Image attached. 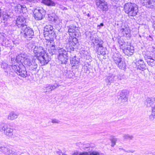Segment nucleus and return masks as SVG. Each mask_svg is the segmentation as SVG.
Returning a JSON list of instances; mask_svg holds the SVG:
<instances>
[{"instance_id": "f257e3e1", "label": "nucleus", "mask_w": 155, "mask_h": 155, "mask_svg": "<svg viewBox=\"0 0 155 155\" xmlns=\"http://www.w3.org/2000/svg\"><path fill=\"white\" fill-rule=\"evenodd\" d=\"M35 54L34 57L37 58L41 66L48 64L51 60L48 53L43 47L40 45L35 46L33 49Z\"/></svg>"}, {"instance_id": "f03ea898", "label": "nucleus", "mask_w": 155, "mask_h": 155, "mask_svg": "<svg viewBox=\"0 0 155 155\" xmlns=\"http://www.w3.org/2000/svg\"><path fill=\"white\" fill-rule=\"evenodd\" d=\"M124 10L125 13L127 14L129 16H135L138 12L137 5L131 3L125 4L124 6Z\"/></svg>"}, {"instance_id": "7ed1b4c3", "label": "nucleus", "mask_w": 155, "mask_h": 155, "mask_svg": "<svg viewBox=\"0 0 155 155\" xmlns=\"http://www.w3.org/2000/svg\"><path fill=\"white\" fill-rule=\"evenodd\" d=\"M112 58L114 63L120 69L123 70L126 69L125 62L120 54L117 52L113 53Z\"/></svg>"}, {"instance_id": "20e7f679", "label": "nucleus", "mask_w": 155, "mask_h": 155, "mask_svg": "<svg viewBox=\"0 0 155 155\" xmlns=\"http://www.w3.org/2000/svg\"><path fill=\"white\" fill-rule=\"evenodd\" d=\"M43 33L46 39L50 40L51 43L53 41V38L56 36L52 26L50 25H46L44 27Z\"/></svg>"}, {"instance_id": "39448f33", "label": "nucleus", "mask_w": 155, "mask_h": 155, "mask_svg": "<svg viewBox=\"0 0 155 155\" xmlns=\"http://www.w3.org/2000/svg\"><path fill=\"white\" fill-rule=\"evenodd\" d=\"M68 50L66 51L63 48L59 49V53L57 55V58L59 63L62 64H67L69 59V54Z\"/></svg>"}, {"instance_id": "423d86ee", "label": "nucleus", "mask_w": 155, "mask_h": 155, "mask_svg": "<svg viewBox=\"0 0 155 155\" xmlns=\"http://www.w3.org/2000/svg\"><path fill=\"white\" fill-rule=\"evenodd\" d=\"M24 59V61H23V63L26 67L30 70L35 71L38 67V59L34 57H33L32 60L28 58Z\"/></svg>"}, {"instance_id": "0eeeda50", "label": "nucleus", "mask_w": 155, "mask_h": 155, "mask_svg": "<svg viewBox=\"0 0 155 155\" xmlns=\"http://www.w3.org/2000/svg\"><path fill=\"white\" fill-rule=\"evenodd\" d=\"M21 34L25 40H30L34 36V31L32 28L27 25L21 29Z\"/></svg>"}, {"instance_id": "6e6552de", "label": "nucleus", "mask_w": 155, "mask_h": 155, "mask_svg": "<svg viewBox=\"0 0 155 155\" xmlns=\"http://www.w3.org/2000/svg\"><path fill=\"white\" fill-rule=\"evenodd\" d=\"M78 38L74 36H69L68 41L69 46L67 48L68 51L70 53L74 51L75 48H78V46L79 45L77 38Z\"/></svg>"}, {"instance_id": "1a4fd4ad", "label": "nucleus", "mask_w": 155, "mask_h": 155, "mask_svg": "<svg viewBox=\"0 0 155 155\" xmlns=\"http://www.w3.org/2000/svg\"><path fill=\"white\" fill-rule=\"evenodd\" d=\"M12 70L21 77L25 78L28 75L26 68L23 64L15 65L12 67Z\"/></svg>"}, {"instance_id": "9d476101", "label": "nucleus", "mask_w": 155, "mask_h": 155, "mask_svg": "<svg viewBox=\"0 0 155 155\" xmlns=\"http://www.w3.org/2000/svg\"><path fill=\"white\" fill-rule=\"evenodd\" d=\"M33 13L35 19L36 20H40L45 17L46 11L42 8H39L35 9Z\"/></svg>"}, {"instance_id": "9b49d317", "label": "nucleus", "mask_w": 155, "mask_h": 155, "mask_svg": "<svg viewBox=\"0 0 155 155\" xmlns=\"http://www.w3.org/2000/svg\"><path fill=\"white\" fill-rule=\"evenodd\" d=\"M95 4L99 10L105 13L108 10V4L105 0H95Z\"/></svg>"}, {"instance_id": "f8f14e48", "label": "nucleus", "mask_w": 155, "mask_h": 155, "mask_svg": "<svg viewBox=\"0 0 155 155\" xmlns=\"http://www.w3.org/2000/svg\"><path fill=\"white\" fill-rule=\"evenodd\" d=\"M129 93L128 91L126 90H124L121 91L120 93L118 99L116 102L118 104H120L127 102Z\"/></svg>"}, {"instance_id": "ddd939ff", "label": "nucleus", "mask_w": 155, "mask_h": 155, "mask_svg": "<svg viewBox=\"0 0 155 155\" xmlns=\"http://www.w3.org/2000/svg\"><path fill=\"white\" fill-rule=\"evenodd\" d=\"M26 19L23 16H18L16 21L15 25L18 28L21 29L24 28L25 26H27L25 24Z\"/></svg>"}, {"instance_id": "4468645a", "label": "nucleus", "mask_w": 155, "mask_h": 155, "mask_svg": "<svg viewBox=\"0 0 155 155\" xmlns=\"http://www.w3.org/2000/svg\"><path fill=\"white\" fill-rule=\"evenodd\" d=\"M67 27L68 29V32L69 33V36H74L77 37L79 36L80 33L78 32V31L76 30L77 28L75 25H71Z\"/></svg>"}, {"instance_id": "2eb2a0df", "label": "nucleus", "mask_w": 155, "mask_h": 155, "mask_svg": "<svg viewBox=\"0 0 155 155\" xmlns=\"http://www.w3.org/2000/svg\"><path fill=\"white\" fill-rule=\"evenodd\" d=\"M122 49L123 52L126 55H131L134 52V47L130 45V43L127 44Z\"/></svg>"}, {"instance_id": "dca6fc26", "label": "nucleus", "mask_w": 155, "mask_h": 155, "mask_svg": "<svg viewBox=\"0 0 155 155\" xmlns=\"http://www.w3.org/2000/svg\"><path fill=\"white\" fill-rule=\"evenodd\" d=\"M0 150L5 155H17L16 152L8 148L6 146L0 147Z\"/></svg>"}, {"instance_id": "f3484780", "label": "nucleus", "mask_w": 155, "mask_h": 155, "mask_svg": "<svg viewBox=\"0 0 155 155\" xmlns=\"http://www.w3.org/2000/svg\"><path fill=\"white\" fill-rule=\"evenodd\" d=\"M59 86L58 84L57 83L54 84L53 85L47 84L43 87V89L45 93H51L52 90L57 88Z\"/></svg>"}, {"instance_id": "a211bd4d", "label": "nucleus", "mask_w": 155, "mask_h": 155, "mask_svg": "<svg viewBox=\"0 0 155 155\" xmlns=\"http://www.w3.org/2000/svg\"><path fill=\"white\" fill-rule=\"evenodd\" d=\"M141 2L142 5L147 8H152L155 7V0H141Z\"/></svg>"}, {"instance_id": "6ab92c4d", "label": "nucleus", "mask_w": 155, "mask_h": 155, "mask_svg": "<svg viewBox=\"0 0 155 155\" xmlns=\"http://www.w3.org/2000/svg\"><path fill=\"white\" fill-rule=\"evenodd\" d=\"M15 10L18 14H24L27 12V9L25 6L20 4L17 5L15 7Z\"/></svg>"}, {"instance_id": "aec40b11", "label": "nucleus", "mask_w": 155, "mask_h": 155, "mask_svg": "<svg viewBox=\"0 0 155 155\" xmlns=\"http://www.w3.org/2000/svg\"><path fill=\"white\" fill-rule=\"evenodd\" d=\"M13 130L11 126L7 124L5 125L4 128L3 132L4 134L9 137H12L13 134Z\"/></svg>"}, {"instance_id": "412c9836", "label": "nucleus", "mask_w": 155, "mask_h": 155, "mask_svg": "<svg viewBox=\"0 0 155 155\" xmlns=\"http://www.w3.org/2000/svg\"><path fill=\"white\" fill-rule=\"evenodd\" d=\"M137 69L143 71L146 68V65L143 60L142 59H140L137 61L136 60L135 63Z\"/></svg>"}, {"instance_id": "4be33fe9", "label": "nucleus", "mask_w": 155, "mask_h": 155, "mask_svg": "<svg viewBox=\"0 0 155 155\" xmlns=\"http://www.w3.org/2000/svg\"><path fill=\"white\" fill-rule=\"evenodd\" d=\"M90 39H91L92 41H93V46L94 48H95V47H96V48L97 46H99L103 45V42L102 40L99 39L96 37L94 38L93 37H92V36H91Z\"/></svg>"}, {"instance_id": "5701e85b", "label": "nucleus", "mask_w": 155, "mask_h": 155, "mask_svg": "<svg viewBox=\"0 0 155 155\" xmlns=\"http://www.w3.org/2000/svg\"><path fill=\"white\" fill-rule=\"evenodd\" d=\"M120 31L123 34V36H124L127 38L130 39L131 35L130 34V30L129 28L126 27L125 28H122L120 30Z\"/></svg>"}, {"instance_id": "b1692460", "label": "nucleus", "mask_w": 155, "mask_h": 155, "mask_svg": "<svg viewBox=\"0 0 155 155\" xmlns=\"http://www.w3.org/2000/svg\"><path fill=\"white\" fill-rule=\"evenodd\" d=\"M48 51L51 55L55 54L58 55L59 52V49L56 48V45L54 44H52L50 47L48 49Z\"/></svg>"}, {"instance_id": "393cba45", "label": "nucleus", "mask_w": 155, "mask_h": 155, "mask_svg": "<svg viewBox=\"0 0 155 155\" xmlns=\"http://www.w3.org/2000/svg\"><path fill=\"white\" fill-rule=\"evenodd\" d=\"M70 64L72 67L78 65L80 63V59L75 55L70 58Z\"/></svg>"}, {"instance_id": "a878e982", "label": "nucleus", "mask_w": 155, "mask_h": 155, "mask_svg": "<svg viewBox=\"0 0 155 155\" xmlns=\"http://www.w3.org/2000/svg\"><path fill=\"white\" fill-rule=\"evenodd\" d=\"M97 52L98 55L101 54L103 55L106 54V48L103 46L102 45L97 46L96 48Z\"/></svg>"}, {"instance_id": "bb28decb", "label": "nucleus", "mask_w": 155, "mask_h": 155, "mask_svg": "<svg viewBox=\"0 0 155 155\" xmlns=\"http://www.w3.org/2000/svg\"><path fill=\"white\" fill-rule=\"evenodd\" d=\"M148 65L151 67L155 65V58L150 56H147L146 58Z\"/></svg>"}, {"instance_id": "cd10ccee", "label": "nucleus", "mask_w": 155, "mask_h": 155, "mask_svg": "<svg viewBox=\"0 0 155 155\" xmlns=\"http://www.w3.org/2000/svg\"><path fill=\"white\" fill-rule=\"evenodd\" d=\"M115 76L113 74H110L105 79V81L107 83V85H110L111 83L116 82Z\"/></svg>"}, {"instance_id": "c85d7f7f", "label": "nucleus", "mask_w": 155, "mask_h": 155, "mask_svg": "<svg viewBox=\"0 0 155 155\" xmlns=\"http://www.w3.org/2000/svg\"><path fill=\"white\" fill-rule=\"evenodd\" d=\"M155 101V97H147L146 100L145 104L147 107H150L152 105Z\"/></svg>"}, {"instance_id": "c756f323", "label": "nucleus", "mask_w": 155, "mask_h": 155, "mask_svg": "<svg viewBox=\"0 0 155 155\" xmlns=\"http://www.w3.org/2000/svg\"><path fill=\"white\" fill-rule=\"evenodd\" d=\"M18 115L19 114L18 113H16L14 111H12L8 116V120H13L17 118Z\"/></svg>"}, {"instance_id": "7c9ffc66", "label": "nucleus", "mask_w": 155, "mask_h": 155, "mask_svg": "<svg viewBox=\"0 0 155 155\" xmlns=\"http://www.w3.org/2000/svg\"><path fill=\"white\" fill-rule=\"evenodd\" d=\"M26 57H22L20 55L16 56V62L17 64H23V61H24V58H27Z\"/></svg>"}, {"instance_id": "2f4dec72", "label": "nucleus", "mask_w": 155, "mask_h": 155, "mask_svg": "<svg viewBox=\"0 0 155 155\" xmlns=\"http://www.w3.org/2000/svg\"><path fill=\"white\" fill-rule=\"evenodd\" d=\"M42 2L48 6H55L56 5L54 2L52 0H42Z\"/></svg>"}, {"instance_id": "473e14b6", "label": "nucleus", "mask_w": 155, "mask_h": 155, "mask_svg": "<svg viewBox=\"0 0 155 155\" xmlns=\"http://www.w3.org/2000/svg\"><path fill=\"white\" fill-rule=\"evenodd\" d=\"M0 65L1 68L4 70L5 71L7 72L8 74V69L10 67H9L8 64L5 61H2L0 62Z\"/></svg>"}, {"instance_id": "72a5a7b5", "label": "nucleus", "mask_w": 155, "mask_h": 155, "mask_svg": "<svg viewBox=\"0 0 155 155\" xmlns=\"http://www.w3.org/2000/svg\"><path fill=\"white\" fill-rule=\"evenodd\" d=\"M1 38H3V41L2 44V45L6 47L8 45H10V41L8 39L5 38L4 34L1 35Z\"/></svg>"}, {"instance_id": "f704fd0d", "label": "nucleus", "mask_w": 155, "mask_h": 155, "mask_svg": "<svg viewBox=\"0 0 155 155\" xmlns=\"http://www.w3.org/2000/svg\"><path fill=\"white\" fill-rule=\"evenodd\" d=\"M117 41L120 45V48L121 49H122L124 47H125V45L128 44V43H126L122 39H118Z\"/></svg>"}, {"instance_id": "c9c22d12", "label": "nucleus", "mask_w": 155, "mask_h": 155, "mask_svg": "<svg viewBox=\"0 0 155 155\" xmlns=\"http://www.w3.org/2000/svg\"><path fill=\"white\" fill-rule=\"evenodd\" d=\"M56 16L54 13H52L48 15V20L49 21L55 22L57 21L56 19Z\"/></svg>"}, {"instance_id": "e433bc0d", "label": "nucleus", "mask_w": 155, "mask_h": 155, "mask_svg": "<svg viewBox=\"0 0 155 155\" xmlns=\"http://www.w3.org/2000/svg\"><path fill=\"white\" fill-rule=\"evenodd\" d=\"M10 63L11 64L9 66V67H11L12 69V67L15 65H18V64H16V60L15 58H11L10 61Z\"/></svg>"}, {"instance_id": "4c0bfd02", "label": "nucleus", "mask_w": 155, "mask_h": 155, "mask_svg": "<svg viewBox=\"0 0 155 155\" xmlns=\"http://www.w3.org/2000/svg\"><path fill=\"white\" fill-rule=\"evenodd\" d=\"M9 15L7 14H4L2 16V21L3 23H5L8 19H9Z\"/></svg>"}, {"instance_id": "58836bf2", "label": "nucleus", "mask_w": 155, "mask_h": 155, "mask_svg": "<svg viewBox=\"0 0 155 155\" xmlns=\"http://www.w3.org/2000/svg\"><path fill=\"white\" fill-rule=\"evenodd\" d=\"M152 109V113L149 116V118L151 120H153L155 118V109Z\"/></svg>"}, {"instance_id": "ea45409f", "label": "nucleus", "mask_w": 155, "mask_h": 155, "mask_svg": "<svg viewBox=\"0 0 155 155\" xmlns=\"http://www.w3.org/2000/svg\"><path fill=\"white\" fill-rule=\"evenodd\" d=\"M124 139L126 140H131L133 138L132 135H130L128 134H124Z\"/></svg>"}, {"instance_id": "a19ab883", "label": "nucleus", "mask_w": 155, "mask_h": 155, "mask_svg": "<svg viewBox=\"0 0 155 155\" xmlns=\"http://www.w3.org/2000/svg\"><path fill=\"white\" fill-rule=\"evenodd\" d=\"M110 140L111 143V146L114 147L116 144V143L117 140V138L114 137L110 139Z\"/></svg>"}, {"instance_id": "79ce46f5", "label": "nucleus", "mask_w": 155, "mask_h": 155, "mask_svg": "<svg viewBox=\"0 0 155 155\" xmlns=\"http://www.w3.org/2000/svg\"><path fill=\"white\" fill-rule=\"evenodd\" d=\"M89 155H104L103 154L100 153L98 152L93 151L91 152L88 153Z\"/></svg>"}, {"instance_id": "37998d69", "label": "nucleus", "mask_w": 155, "mask_h": 155, "mask_svg": "<svg viewBox=\"0 0 155 155\" xmlns=\"http://www.w3.org/2000/svg\"><path fill=\"white\" fill-rule=\"evenodd\" d=\"M115 81H118L122 80V77L121 75H117L116 76H115Z\"/></svg>"}, {"instance_id": "c03bdc74", "label": "nucleus", "mask_w": 155, "mask_h": 155, "mask_svg": "<svg viewBox=\"0 0 155 155\" xmlns=\"http://www.w3.org/2000/svg\"><path fill=\"white\" fill-rule=\"evenodd\" d=\"M6 124L4 123H0V131L3 132L4 128Z\"/></svg>"}, {"instance_id": "a18cd8bd", "label": "nucleus", "mask_w": 155, "mask_h": 155, "mask_svg": "<svg viewBox=\"0 0 155 155\" xmlns=\"http://www.w3.org/2000/svg\"><path fill=\"white\" fill-rule=\"evenodd\" d=\"M9 73L10 75L12 77L15 76L16 74V73L14 71V72L12 71H11L9 72Z\"/></svg>"}, {"instance_id": "49530a36", "label": "nucleus", "mask_w": 155, "mask_h": 155, "mask_svg": "<svg viewBox=\"0 0 155 155\" xmlns=\"http://www.w3.org/2000/svg\"><path fill=\"white\" fill-rule=\"evenodd\" d=\"M51 122L52 123H53L58 124L59 123L60 121L56 119H52Z\"/></svg>"}, {"instance_id": "de8ad7c7", "label": "nucleus", "mask_w": 155, "mask_h": 155, "mask_svg": "<svg viewBox=\"0 0 155 155\" xmlns=\"http://www.w3.org/2000/svg\"><path fill=\"white\" fill-rule=\"evenodd\" d=\"M79 155H89L88 153L87 152H84L82 153H80Z\"/></svg>"}, {"instance_id": "09e8293b", "label": "nucleus", "mask_w": 155, "mask_h": 155, "mask_svg": "<svg viewBox=\"0 0 155 155\" xmlns=\"http://www.w3.org/2000/svg\"><path fill=\"white\" fill-rule=\"evenodd\" d=\"M61 28H58V31L57 33V35H60V34L61 33Z\"/></svg>"}, {"instance_id": "8fccbe9b", "label": "nucleus", "mask_w": 155, "mask_h": 155, "mask_svg": "<svg viewBox=\"0 0 155 155\" xmlns=\"http://www.w3.org/2000/svg\"><path fill=\"white\" fill-rule=\"evenodd\" d=\"M113 3L112 4L113 5L114 4H116L118 2L119 0H110Z\"/></svg>"}, {"instance_id": "3c124183", "label": "nucleus", "mask_w": 155, "mask_h": 155, "mask_svg": "<svg viewBox=\"0 0 155 155\" xmlns=\"http://www.w3.org/2000/svg\"><path fill=\"white\" fill-rule=\"evenodd\" d=\"M134 152H135L134 150H126L125 151V152H127V153L131 152V153H133Z\"/></svg>"}, {"instance_id": "603ef678", "label": "nucleus", "mask_w": 155, "mask_h": 155, "mask_svg": "<svg viewBox=\"0 0 155 155\" xmlns=\"http://www.w3.org/2000/svg\"><path fill=\"white\" fill-rule=\"evenodd\" d=\"M104 26V24L103 23H101L100 24V25H98L97 26V27H99L100 28L101 27H103Z\"/></svg>"}, {"instance_id": "864d4df0", "label": "nucleus", "mask_w": 155, "mask_h": 155, "mask_svg": "<svg viewBox=\"0 0 155 155\" xmlns=\"http://www.w3.org/2000/svg\"><path fill=\"white\" fill-rule=\"evenodd\" d=\"M82 53L83 54H84L86 55H87L88 54V52L85 51H83Z\"/></svg>"}, {"instance_id": "5fc2aeb1", "label": "nucleus", "mask_w": 155, "mask_h": 155, "mask_svg": "<svg viewBox=\"0 0 155 155\" xmlns=\"http://www.w3.org/2000/svg\"><path fill=\"white\" fill-rule=\"evenodd\" d=\"M78 152H75L72 155H78Z\"/></svg>"}, {"instance_id": "6e6d98bb", "label": "nucleus", "mask_w": 155, "mask_h": 155, "mask_svg": "<svg viewBox=\"0 0 155 155\" xmlns=\"http://www.w3.org/2000/svg\"><path fill=\"white\" fill-rule=\"evenodd\" d=\"M1 13H2V10H1V9L0 8V18H1V17H2V14H1Z\"/></svg>"}, {"instance_id": "4d7b16f0", "label": "nucleus", "mask_w": 155, "mask_h": 155, "mask_svg": "<svg viewBox=\"0 0 155 155\" xmlns=\"http://www.w3.org/2000/svg\"><path fill=\"white\" fill-rule=\"evenodd\" d=\"M149 37L150 38V39L149 40L150 41H152L153 40V38H152V37H151V36H150V35L149 36Z\"/></svg>"}, {"instance_id": "13d9d810", "label": "nucleus", "mask_w": 155, "mask_h": 155, "mask_svg": "<svg viewBox=\"0 0 155 155\" xmlns=\"http://www.w3.org/2000/svg\"><path fill=\"white\" fill-rule=\"evenodd\" d=\"M119 150H124V152H125V151L126 150L125 149H124L123 148H120L119 149Z\"/></svg>"}, {"instance_id": "bf43d9fd", "label": "nucleus", "mask_w": 155, "mask_h": 155, "mask_svg": "<svg viewBox=\"0 0 155 155\" xmlns=\"http://www.w3.org/2000/svg\"><path fill=\"white\" fill-rule=\"evenodd\" d=\"M153 52H154V53L155 54V47L153 48Z\"/></svg>"}, {"instance_id": "052dcab7", "label": "nucleus", "mask_w": 155, "mask_h": 155, "mask_svg": "<svg viewBox=\"0 0 155 155\" xmlns=\"http://www.w3.org/2000/svg\"><path fill=\"white\" fill-rule=\"evenodd\" d=\"M87 16L89 17L90 16V14L89 13H88L87 14Z\"/></svg>"}, {"instance_id": "680f3d73", "label": "nucleus", "mask_w": 155, "mask_h": 155, "mask_svg": "<svg viewBox=\"0 0 155 155\" xmlns=\"http://www.w3.org/2000/svg\"><path fill=\"white\" fill-rule=\"evenodd\" d=\"M152 109H155V106L153 107H152Z\"/></svg>"}, {"instance_id": "e2e57ef3", "label": "nucleus", "mask_w": 155, "mask_h": 155, "mask_svg": "<svg viewBox=\"0 0 155 155\" xmlns=\"http://www.w3.org/2000/svg\"><path fill=\"white\" fill-rule=\"evenodd\" d=\"M116 6V5H114V6Z\"/></svg>"}, {"instance_id": "0e129e2a", "label": "nucleus", "mask_w": 155, "mask_h": 155, "mask_svg": "<svg viewBox=\"0 0 155 155\" xmlns=\"http://www.w3.org/2000/svg\"><path fill=\"white\" fill-rule=\"evenodd\" d=\"M139 36H140V37H141V36H140V35H139Z\"/></svg>"}, {"instance_id": "69168bd1", "label": "nucleus", "mask_w": 155, "mask_h": 155, "mask_svg": "<svg viewBox=\"0 0 155 155\" xmlns=\"http://www.w3.org/2000/svg\"><path fill=\"white\" fill-rule=\"evenodd\" d=\"M1 2L0 1V3H1Z\"/></svg>"}]
</instances>
